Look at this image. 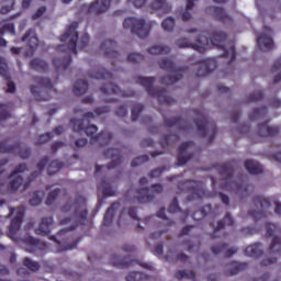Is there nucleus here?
Segmentation results:
<instances>
[{
	"label": "nucleus",
	"mask_w": 281,
	"mask_h": 281,
	"mask_svg": "<svg viewBox=\"0 0 281 281\" xmlns=\"http://www.w3.org/2000/svg\"><path fill=\"white\" fill-rule=\"evenodd\" d=\"M58 196H60V189H55L50 191L46 198V205H54Z\"/></svg>",
	"instance_id": "obj_53"
},
{
	"label": "nucleus",
	"mask_w": 281,
	"mask_h": 281,
	"mask_svg": "<svg viewBox=\"0 0 281 281\" xmlns=\"http://www.w3.org/2000/svg\"><path fill=\"white\" fill-rule=\"evenodd\" d=\"M179 142V136L177 134L165 135L160 140L161 148H168V146H172V144H177Z\"/></svg>",
	"instance_id": "obj_43"
},
{
	"label": "nucleus",
	"mask_w": 281,
	"mask_h": 281,
	"mask_svg": "<svg viewBox=\"0 0 281 281\" xmlns=\"http://www.w3.org/2000/svg\"><path fill=\"white\" fill-rule=\"evenodd\" d=\"M164 122H165V126H167V128H177V131L179 133H189V131H191L192 125L190 123H188V121L177 116V117H170L167 119L166 116H164Z\"/></svg>",
	"instance_id": "obj_18"
},
{
	"label": "nucleus",
	"mask_w": 281,
	"mask_h": 281,
	"mask_svg": "<svg viewBox=\"0 0 281 281\" xmlns=\"http://www.w3.org/2000/svg\"><path fill=\"white\" fill-rule=\"evenodd\" d=\"M169 214H177V212H181V207L179 206V200L177 198H173L169 207H168Z\"/></svg>",
	"instance_id": "obj_58"
},
{
	"label": "nucleus",
	"mask_w": 281,
	"mask_h": 281,
	"mask_svg": "<svg viewBox=\"0 0 281 281\" xmlns=\"http://www.w3.org/2000/svg\"><path fill=\"white\" fill-rule=\"evenodd\" d=\"M104 157L106 159H112V161L108 165V170H113L117 168L120 164H122V149L120 148H110L104 151Z\"/></svg>",
	"instance_id": "obj_21"
},
{
	"label": "nucleus",
	"mask_w": 281,
	"mask_h": 281,
	"mask_svg": "<svg viewBox=\"0 0 281 281\" xmlns=\"http://www.w3.org/2000/svg\"><path fill=\"white\" fill-rule=\"evenodd\" d=\"M22 42L23 43H27L31 54H34V50L36 49V47H38V36H36V31L34 29H30L24 36L22 37Z\"/></svg>",
	"instance_id": "obj_28"
},
{
	"label": "nucleus",
	"mask_w": 281,
	"mask_h": 281,
	"mask_svg": "<svg viewBox=\"0 0 281 281\" xmlns=\"http://www.w3.org/2000/svg\"><path fill=\"white\" fill-rule=\"evenodd\" d=\"M54 134L52 132H47L46 134L40 135L37 139V146H42V144H47V142L52 140Z\"/></svg>",
	"instance_id": "obj_60"
},
{
	"label": "nucleus",
	"mask_w": 281,
	"mask_h": 281,
	"mask_svg": "<svg viewBox=\"0 0 281 281\" xmlns=\"http://www.w3.org/2000/svg\"><path fill=\"white\" fill-rule=\"evenodd\" d=\"M0 153L2 154H14L18 153L21 159H30L32 150L30 148H21V143L8 145V140L0 143Z\"/></svg>",
	"instance_id": "obj_16"
},
{
	"label": "nucleus",
	"mask_w": 281,
	"mask_h": 281,
	"mask_svg": "<svg viewBox=\"0 0 281 281\" xmlns=\"http://www.w3.org/2000/svg\"><path fill=\"white\" fill-rule=\"evenodd\" d=\"M137 82L144 87L148 93V95H156L159 104H175V99L171 97H168L167 90L165 88H154L153 85H155V77H137Z\"/></svg>",
	"instance_id": "obj_9"
},
{
	"label": "nucleus",
	"mask_w": 281,
	"mask_h": 281,
	"mask_svg": "<svg viewBox=\"0 0 281 281\" xmlns=\"http://www.w3.org/2000/svg\"><path fill=\"white\" fill-rule=\"evenodd\" d=\"M90 78H94V80H113V74L104 68H100L90 72Z\"/></svg>",
	"instance_id": "obj_37"
},
{
	"label": "nucleus",
	"mask_w": 281,
	"mask_h": 281,
	"mask_svg": "<svg viewBox=\"0 0 281 281\" xmlns=\"http://www.w3.org/2000/svg\"><path fill=\"white\" fill-rule=\"evenodd\" d=\"M144 111V105L142 103H135L132 109V122H137L139 114Z\"/></svg>",
	"instance_id": "obj_54"
},
{
	"label": "nucleus",
	"mask_w": 281,
	"mask_h": 281,
	"mask_svg": "<svg viewBox=\"0 0 281 281\" xmlns=\"http://www.w3.org/2000/svg\"><path fill=\"white\" fill-rule=\"evenodd\" d=\"M89 91V81L81 79L75 82L72 87V93L75 95H85Z\"/></svg>",
	"instance_id": "obj_35"
},
{
	"label": "nucleus",
	"mask_w": 281,
	"mask_h": 281,
	"mask_svg": "<svg viewBox=\"0 0 281 281\" xmlns=\"http://www.w3.org/2000/svg\"><path fill=\"white\" fill-rule=\"evenodd\" d=\"M159 67L164 71H170V74H173L167 77H162L160 79L161 85H175L183 78V75L181 74L183 68H177L173 60L164 58L159 61Z\"/></svg>",
	"instance_id": "obj_11"
},
{
	"label": "nucleus",
	"mask_w": 281,
	"mask_h": 281,
	"mask_svg": "<svg viewBox=\"0 0 281 281\" xmlns=\"http://www.w3.org/2000/svg\"><path fill=\"white\" fill-rule=\"evenodd\" d=\"M156 216H157L158 218H161L162 221H165V225H166L167 227H170V226L175 225V221H171V220H169V218L166 216V209H164V207L160 209V210L157 212Z\"/></svg>",
	"instance_id": "obj_56"
},
{
	"label": "nucleus",
	"mask_w": 281,
	"mask_h": 281,
	"mask_svg": "<svg viewBox=\"0 0 281 281\" xmlns=\"http://www.w3.org/2000/svg\"><path fill=\"white\" fill-rule=\"evenodd\" d=\"M248 265L246 262L233 261L231 263V269L228 270V276H237L240 271H245Z\"/></svg>",
	"instance_id": "obj_42"
},
{
	"label": "nucleus",
	"mask_w": 281,
	"mask_h": 281,
	"mask_svg": "<svg viewBox=\"0 0 281 281\" xmlns=\"http://www.w3.org/2000/svg\"><path fill=\"white\" fill-rule=\"evenodd\" d=\"M177 280H183L186 278L187 280H195L196 273L188 270H178L176 272Z\"/></svg>",
	"instance_id": "obj_46"
},
{
	"label": "nucleus",
	"mask_w": 281,
	"mask_h": 281,
	"mask_svg": "<svg viewBox=\"0 0 281 281\" xmlns=\"http://www.w3.org/2000/svg\"><path fill=\"white\" fill-rule=\"evenodd\" d=\"M100 91L104 93V95H117V93H121L122 90L117 85L113 83V81H109L100 88Z\"/></svg>",
	"instance_id": "obj_36"
},
{
	"label": "nucleus",
	"mask_w": 281,
	"mask_h": 281,
	"mask_svg": "<svg viewBox=\"0 0 281 281\" xmlns=\"http://www.w3.org/2000/svg\"><path fill=\"white\" fill-rule=\"evenodd\" d=\"M236 225V222L234 221V217L232 214L226 213L224 218L218 221L216 223V226H214L213 234L211 235L212 238H222L223 236L218 235V233L222 229H225V227H234Z\"/></svg>",
	"instance_id": "obj_22"
},
{
	"label": "nucleus",
	"mask_w": 281,
	"mask_h": 281,
	"mask_svg": "<svg viewBox=\"0 0 281 281\" xmlns=\"http://www.w3.org/2000/svg\"><path fill=\"white\" fill-rule=\"evenodd\" d=\"M257 44L261 52H271L273 49V30L269 26L263 27V33L257 37Z\"/></svg>",
	"instance_id": "obj_17"
},
{
	"label": "nucleus",
	"mask_w": 281,
	"mask_h": 281,
	"mask_svg": "<svg viewBox=\"0 0 281 281\" xmlns=\"http://www.w3.org/2000/svg\"><path fill=\"white\" fill-rule=\"evenodd\" d=\"M150 9L155 12H161V14H168L172 10V5L166 0H155L151 2Z\"/></svg>",
	"instance_id": "obj_30"
},
{
	"label": "nucleus",
	"mask_w": 281,
	"mask_h": 281,
	"mask_svg": "<svg viewBox=\"0 0 281 281\" xmlns=\"http://www.w3.org/2000/svg\"><path fill=\"white\" fill-rule=\"evenodd\" d=\"M150 158L148 155H143L134 158L131 162L132 168H137V166H142V164H146Z\"/></svg>",
	"instance_id": "obj_57"
},
{
	"label": "nucleus",
	"mask_w": 281,
	"mask_h": 281,
	"mask_svg": "<svg viewBox=\"0 0 281 281\" xmlns=\"http://www.w3.org/2000/svg\"><path fill=\"white\" fill-rule=\"evenodd\" d=\"M22 265L29 269V271L36 272L41 269V263L32 260L30 257H25L22 261Z\"/></svg>",
	"instance_id": "obj_44"
},
{
	"label": "nucleus",
	"mask_w": 281,
	"mask_h": 281,
	"mask_svg": "<svg viewBox=\"0 0 281 281\" xmlns=\"http://www.w3.org/2000/svg\"><path fill=\"white\" fill-rule=\"evenodd\" d=\"M98 190L102 192L103 196H115V190L108 180H101L98 184Z\"/></svg>",
	"instance_id": "obj_38"
},
{
	"label": "nucleus",
	"mask_w": 281,
	"mask_h": 281,
	"mask_svg": "<svg viewBox=\"0 0 281 281\" xmlns=\"http://www.w3.org/2000/svg\"><path fill=\"white\" fill-rule=\"evenodd\" d=\"M31 69L34 71H38L40 74H45L49 69V65L45 59H41L38 57H35L30 63Z\"/></svg>",
	"instance_id": "obj_32"
},
{
	"label": "nucleus",
	"mask_w": 281,
	"mask_h": 281,
	"mask_svg": "<svg viewBox=\"0 0 281 281\" xmlns=\"http://www.w3.org/2000/svg\"><path fill=\"white\" fill-rule=\"evenodd\" d=\"M120 202H114L111 206L106 210L104 217H103V225L109 227L111 223H113V216H115V212L120 210Z\"/></svg>",
	"instance_id": "obj_31"
},
{
	"label": "nucleus",
	"mask_w": 281,
	"mask_h": 281,
	"mask_svg": "<svg viewBox=\"0 0 281 281\" xmlns=\"http://www.w3.org/2000/svg\"><path fill=\"white\" fill-rule=\"evenodd\" d=\"M15 34V29L13 23H7L0 27V35L3 36L5 33Z\"/></svg>",
	"instance_id": "obj_61"
},
{
	"label": "nucleus",
	"mask_w": 281,
	"mask_h": 281,
	"mask_svg": "<svg viewBox=\"0 0 281 281\" xmlns=\"http://www.w3.org/2000/svg\"><path fill=\"white\" fill-rule=\"evenodd\" d=\"M266 231L267 237L273 238L269 247V255L281 256V229L276 224L267 223Z\"/></svg>",
	"instance_id": "obj_14"
},
{
	"label": "nucleus",
	"mask_w": 281,
	"mask_h": 281,
	"mask_svg": "<svg viewBox=\"0 0 281 281\" xmlns=\"http://www.w3.org/2000/svg\"><path fill=\"white\" fill-rule=\"evenodd\" d=\"M164 192V186L161 183L151 184L150 189L140 188L137 191V195L133 198V203H150L155 200V194H161Z\"/></svg>",
	"instance_id": "obj_15"
},
{
	"label": "nucleus",
	"mask_w": 281,
	"mask_h": 281,
	"mask_svg": "<svg viewBox=\"0 0 281 281\" xmlns=\"http://www.w3.org/2000/svg\"><path fill=\"white\" fill-rule=\"evenodd\" d=\"M0 76H2V78H8V64L2 57H0Z\"/></svg>",
	"instance_id": "obj_64"
},
{
	"label": "nucleus",
	"mask_w": 281,
	"mask_h": 281,
	"mask_svg": "<svg viewBox=\"0 0 281 281\" xmlns=\"http://www.w3.org/2000/svg\"><path fill=\"white\" fill-rule=\"evenodd\" d=\"M164 172H166V167H158L149 171L148 177L149 179H159V177L164 175Z\"/></svg>",
	"instance_id": "obj_59"
},
{
	"label": "nucleus",
	"mask_w": 281,
	"mask_h": 281,
	"mask_svg": "<svg viewBox=\"0 0 281 281\" xmlns=\"http://www.w3.org/2000/svg\"><path fill=\"white\" fill-rule=\"evenodd\" d=\"M124 30H131L132 34L138 38H147L150 34V26L146 24V20L137 18H126L123 22Z\"/></svg>",
	"instance_id": "obj_13"
},
{
	"label": "nucleus",
	"mask_w": 281,
	"mask_h": 281,
	"mask_svg": "<svg viewBox=\"0 0 281 281\" xmlns=\"http://www.w3.org/2000/svg\"><path fill=\"white\" fill-rule=\"evenodd\" d=\"M254 209L248 211V216L254 218L255 223L258 221H262V218H267V212H269V207H271V201L269 199L257 195L252 200Z\"/></svg>",
	"instance_id": "obj_12"
},
{
	"label": "nucleus",
	"mask_w": 281,
	"mask_h": 281,
	"mask_svg": "<svg viewBox=\"0 0 281 281\" xmlns=\"http://www.w3.org/2000/svg\"><path fill=\"white\" fill-rule=\"evenodd\" d=\"M95 115L93 112H87L82 119H72L70 122L72 124V130L75 133H86L88 137H90L91 142H99L101 146H104L113 139V134L111 132H101L98 134V126L88 125L85 127V121L91 122Z\"/></svg>",
	"instance_id": "obj_6"
},
{
	"label": "nucleus",
	"mask_w": 281,
	"mask_h": 281,
	"mask_svg": "<svg viewBox=\"0 0 281 281\" xmlns=\"http://www.w3.org/2000/svg\"><path fill=\"white\" fill-rule=\"evenodd\" d=\"M263 115H267V108L262 106V108H257L255 110H252V112L249 114V120L250 122H255V120H260V117H262Z\"/></svg>",
	"instance_id": "obj_45"
},
{
	"label": "nucleus",
	"mask_w": 281,
	"mask_h": 281,
	"mask_svg": "<svg viewBox=\"0 0 281 281\" xmlns=\"http://www.w3.org/2000/svg\"><path fill=\"white\" fill-rule=\"evenodd\" d=\"M280 134L278 126H269V122H265L258 125L259 137H276Z\"/></svg>",
	"instance_id": "obj_27"
},
{
	"label": "nucleus",
	"mask_w": 281,
	"mask_h": 281,
	"mask_svg": "<svg viewBox=\"0 0 281 281\" xmlns=\"http://www.w3.org/2000/svg\"><path fill=\"white\" fill-rule=\"evenodd\" d=\"M226 41L227 33L223 31H213L210 40L205 38V43H203V37H198L195 43H192L190 42V40L182 37L176 42V45L181 49L186 47H191L200 54H205V52H207V43H212V45H214L215 47H221V49L223 50L222 57L228 58V65H232V63H236V47L234 46V42H228L227 48V45H225Z\"/></svg>",
	"instance_id": "obj_3"
},
{
	"label": "nucleus",
	"mask_w": 281,
	"mask_h": 281,
	"mask_svg": "<svg viewBox=\"0 0 281 281\" xmlns=\"http://www.w3.org/2000/svg\"><path fill=\"white\" fill-rule=\"evenodd\" d=\"M211 11L213 12L214 19L220 21V23H224V25H232L234 23V19L225 12V9L221 7H211Z\"/></svg>",
	"instance_id": "obj_26"
},
{
	"label": "nucleus",
	"mask_w": 281,
	"mask_h": 281,
	"mask_svg": "<svg viewBox=\"0 0 281 281\" xmlns=\"http://www.w3.org/2000/svg\"><path fill=\"white\" fill-rule=\"evenodd\" d=\"M265 98V92L262 90H258L248 95L247 102H260Z\"/></svg>",
	"instance_id": "obj_55"
},
{
	"label": "nucleus",
	"mask_w": 281,
	"mask_h": 281,
	"mask_svg": "<svg viewBox=\"0 0 281 281\" xmlns=\"http://www.w3.org/2000/svg\"><path fill=\"white\" fill-rule=\"evenodd\" d=\"M212 254H214V256H218V254H224L225 251H227V244H218L215 245L211 248Z\"/></svg>",
	"instance_id": "obj_62"
},
{
	"label": "nucleus",
	"mask_w": 281,
	"mask_h": 281,
	"mask_svg": "<svg viewBox=\"0 0 281 281\" xmlns=\"http://www.w3.org/2000/svg\"><path fill=\"white\" fill-rule=\"evenodd\" d=\"M142 280H148V276L139 271L130 272L126 277V281H142Z\"/></svg>",
	"instance_id": "obj_47"
},
{
	"label": "nucleus",
	"mask_w": 281,
	"mask_h": 281,
	"mask_svg": "<svg viewBox=\"0 0 281 281\" xmlns=\"http://www.w3.org/2000/svg\"><path fill=\"white\" fill-rule=\"evenodd\" d=\"M198 115L199 117L194 120V124L202 137H207L209 135L207 142L209 144H212L214 142V137H216V133H218L216 123L214 121H210L207 115L201 111L198 112Z\"/></svg>",
	"instance_id": "obj_10"
},
{
	"label": "nucleus",
	"mask_w": 281,
	"mask_h": 281,
	"mask_svg": "<svg viewBox=\"0 0 281 281\" xmlns=\"http://www.w3.org/2000/svg\"><path fill=\"white\" fill-rule=\"evenodd\" d=\"M175 18L172 16H169L161 22V27L165 32H172V30H175Z\"/></svg>",
	"instance_id": "obj_51"
},
{
	"label": "nucleus",
	"mask_w": 281,
	"mask_h": 281,
	"mask_svg": "<svg viewBox=\"0 0 281 281\" xmlns=\"http://www.w3.org/2000/svg\"><path fill=\"white\" fill-rule=\"evenodd\" d=\"M234 166H236V161L234 160L215 166L220 177H222L221 190L236 192V194H240L241 196H249L254 192V186L234 181L232 179L234 177Z\"/></svg>",
	"instance_id": "obj_4"
},
{
	"label": "nucleus",
	"mask_w": 281,
	"mask_h": 281,
	"mask_svg": "<svg viewBox=\"0 0 281 281\" xmlns=\"http://www.w3.org/2000/svg\"><path fill=\"white\" fill-rule=\"evenodd\" d=\"M24 243H25V245H29V247H33L34 249H36V247H38V245H41V240H38L32 236L25 237Z\"/></svg>",
	"instance_id": "obj_63"
},
{
	"label": "nucleus",
	"mask_w": 281,
	"mask_h": 281,
	"mask_svg": "<svg viewBox=\"0 0 281 281\" xmlns=\"http://www.w3.org/2000/svg\"><path fill=\"white\" fill-rule=\"evenodd\" d=\"M65 165L59 160H53L48 166V175L52 177V175H56Z\"/></svg>",
	"instance_id": "obj_49"
},
{
	"label": "nucleus",
	"mask_w": 281,
	"mask_h": 281,
	"mask_svg": "<svg viewBox=\"0 0 281 281\" xmlns=\"http://www.w3.org/2000/svg\"><path fill=\"white\" fill-rule=\"evenodd\" d=\"M49 164V157L45 156L43 157L40 162L36 165L37 171H34L30 177L29 181L23 180V177L19 176L21 172H25L27 170V164H20L15 167V169L9 175V179H12L9 183V191L11 192H18L21 190L22 192H25L27 188H30V184L36 177L43 172L45 169V166Z\"/></svg>",
	"instance_id": "obj_5"
},
{
	"label": "nucleus",
	"mask_w": 281,
	"mask_h": 281,
	"mask_svg": "<svg viewBox=\"0 0 281 281\" xmlns=\"http://www.w3.org/2000/svg\"><path fill=\"white\" fill-rule=\"evenodd\" d=\"M52 225H54L53 217H43L38 227L35 229V234H37V236H49V234H52Z\"/></svg>",
	"instance_id": "obj_29"
},
{
	"label": "nucleus",
	"mask_w": 281,
	"mask_h": 281,
	"mask_svg": "<svg viewBox=\"0 0 281 281\" xmlns=\"http://www.w3.org/2000/svg\"><path fill=\"white\" fill-rule=\"evenodd\" d=\"M79 23L74 21L66 29L65 33L60 36L63 45L57 46V52L65 54L61 58H54L53 65L57 71H67L71 65V54H78L79 49H85L89 45V34L85 33L80 40H78Z\"/></svg>",
	"instance_id": "obj_2"
},
{
	"label": "nucleus",
	"mask_w": 281,
	"mask_h": 281,
	"mask_svg": "<svg viewBox=\"0 0 281 281\" xmlns=\"http://www.w3.org/2000/svg\"><path fill=\"white\" fill-rule=\"evenodd\" d=\"M78 207H87V199L82 195H79L74 204H70L68 202L61 207V212L64 213L71 212L72 210H75L74 215L71 217H65L64 220L59 221V224L61 225H70V227L63 228L58 232V236H60L61 240H64V244L58 241V239H56V236L49 237V240H54L55 243H57V245H59V247H61L60 251H69L71 249H76V247H78V243L82 240L81 237L77 239H74V237L71 236L63 237L66 234H69V232H74V229H76L78 225H85L88 212L86 209L79 211Z\"/></svg>",
	"instance_id": "obj_1"
},
{
	"label": "nucleus",
	"mask_w": 281,
	"mask_h": 281,
	"mask_svg": "<svg viewBox=\"0 0 281 281\" xmlns=\"http://www.w3.org/2000/svg\"><path fill=\"white\" fill-rule=\"evenodd\" d=\"M148 54L151 56H166V54H170V47L164 45H154L147 49Z\"/></svg>",
	"instance_id": "obj_40"
},
{
	"label": "nucleus",
	"mask_w": 281,
	"mask_h": 281,
	"mask_svg": "<svg viewBox=\"0 0 281 281\" xmlns=\"http://www.w3.org/2000/svg\"><path fill=\"white\" fill-rule=\"evenodd\" d=\"M33 82L38 87L31 86L30 90L37 102H47V100H52V95L49 94L56 93V89H54V85L49 78L34 77Z\"/></svg>",
	"instance_id": "obj_8"
},
{
	"label": "nucleus",
	"mask_w": 281,
	"mask_h": 281,
	"mask_svg": "<svg viewBox=\"0 0 281 281\" xmlns=\"http://www.w3.org/2000/svg\"><path fill=\"white\" fill-rule=\"evenodd\" d=\"M146 60V56L139 53H130L127 55V61L133 63L134 65L137 63H144Z\"/></svg>",
	"instance_id": "obj_52"
},
{
	"label": "nucleus",
	"mask_w": 281,
	"mask_h": 281,
	"mask_svg": "<svg viewBox=\"0 0 281 281\" xmlns=\"http://www.w3.org/2000/svg\"><path fill=\"white\" fill-rule=\"evenodd\" d=\"M245 255L249 258H260V256H262V244L256 243L247 246L245 249Z\"/></svg>",
	"instance_id": "obj_33"
},
{
	"label": "nucleus",
	"mask_w": 281,
	"mask_h": 281,
	"mask_svg": "<svg viewBox=\"0 0 281 281\" xmlns=\"http://www.w3.org/2000/svg\"><path fill=\"white\" fill-rule=\"evenodd\" d=\"M112 0H95L88 7V14H104L111 8Z\"/></svg>",
	"instance_id": "obj_23"
},
{
	"label": "nucleus",
	"mask_w": 281,
	"mask_h": 281,
	"mask_svg": "<svg viewBox=\"0 0 281 281\" xmlns=\"http://www.w3.org/2000/svg\"><path fill=\"white\" fill-rule=\"evenodd\" d=\"M100 49L103 52L105 58H117L120 56V53L115 49H117V42L113 40H105L101 46Z\"/></svg>",
	"instance_id": "obj_24"
},
{
	"label": "nucleus",
	"mask_w": 281,
	"mask_h": 281,
	"mask_svg": "<svg viewBox=\"0 0 281 281\" xmlns=\"http://www.w3.org/2000/svg\"><path fill=\"white\" fill-rule=\"evenodd\" d=\"M180 192H187L188 201H196L199 199H210L212 194L205 190V184L202 181L187 180L178 183Z\"/></svg>",
	"instance_id": "obj_7"
},
{
	"label": "nucleus",
	"mask_w": 281,
	"mask_h": 281,
	"mask_svg": "<svg viewBox=\"0 0 281 281\" xmlns=\"http://www.w3.org/2000/svg\"><path fill=\"white\" fill-rule=\"evenodd\" d=\"M135 261L131 260V258L125 257L123 259H117V256H113L112 258V266L116 267L117 269H127V267L133 266Z\"/></svg>",
	"instance_id": "obj_39"
},
{
	"label": "nucleus",
	"mask_w": 281,
	"mask_h": 281,
	"mask_svg": "<svg viewBox=\"0 0 281 281\" xmlns=\"http://www.w3.org/2000/svg\"><path fill=\"white\" fill-rule=\"evenodd\" d=\"M200 67L195 74L196 78H205L216 69V61L212 58L202 59L199 61Z\"/></svg>",
	"instance_id": "obj_20"
},
{
	"label": "nucleus",
	"mask_w": 281,
	"mask_h": 281,
	"mask_svg": "<svg viewBox=\"0 0 281 281\" xmlns=\"http://www.w3.org/2000/svg\"><path fill=\"white\" fill-rule=\"evenodd\" d=\"M279 72L273 78V85H278V82H281V57L274 63L272 66V74Z\"/></svg>",
	"instance_id": "obj_48"
},
{
	"label": "nucleus",
	"mask_w": 281,
	"mask_h": 281,
	"mask_svg": "<svg viewBox=\"0 0 281 281\" xmlns=\"http://www.w3.org/2000/svg\"><path fill=\"white\" fill-rule=\"evenodd\" d=\"M212 213V206L211 204H207L205 206H203L200 211H195L192 214V218L193 221H203V218H205V216H207V214Z\"/></svg>",
	"instance_id": "obj_41"
},
{
	"label": "nucleus",
	"mask_w": 281,
	"mask_h": 281,
	"mask_svg": "<svg viewBox=\"0 0 281 281\" xmlns=\"http://www.w3.org/2000/svg\"><path fill=\"white\" fill-rule=\"evenodd\" d=\"M245 168L249 172V175H262L263 168L261 167L260 162L256 160H246Z\"/></svg>",
	"instance_id": "obj_34"
},
{
	"label": "nucleus",
	"mask_w": 281,
	"mask_h": 281,
	"mask_svg": "<svg viewBox=\"0 0 281 281\" xmlns=\"http://www.w3.org/2000/svg\"><path fill=\"white\" fill-rule=\"evenodd\" d=\"M25 216V207L21 206L16 211V215L11 221L10 227H9V234L10 236H14L20 229H21V223H23V218Z\"/></svg>",
	"instance_id": "obj_25"
},
{
	"label": "nucleus",
	"mask_w": 281,
	"mask_h": 281,
	"mask_svg": "<svg viewBox=\"0 0 281 281\" xmlns=\"http://www.w3.org/2000/svg\"><path fill=\"white\" fill-rule=\"evenodd\" d=\"M194 1L196 0H187V7H186V11L182 13V21L187 22L190 21V19H192V14H190V10H192V8H194Z\"/></svg>",
	"instance_id": "obj_50"
},
{
	"label": "nucleus",
	"mask_w": 281,
	"mask_h": 281,
	"mask_svg": "<svg viewBox=\"0 0 281 281\" xmlns=\"http://www.w3.org/2000/svg\"><path fill=\"white\" fill-rule=\"evenodd\" d=\"M194 146V142H184L179 146L178 149V166H186L194 157L192 154H188V149Z\"/></svg>",
	"instance_id": "obj_19"
}]
</instances>
